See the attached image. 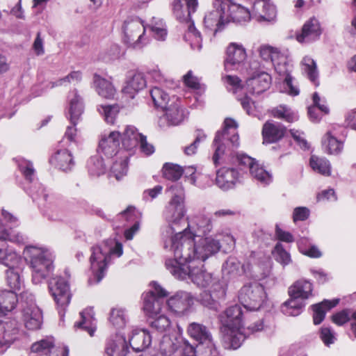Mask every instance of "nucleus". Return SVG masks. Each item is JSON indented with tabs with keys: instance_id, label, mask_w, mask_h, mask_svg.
<instances>
[{
	"instance_id": "13d9d810",
	"label": "nucleus",
	"mask_w": 356,
	"mask_h": 356,
	"mask_svg": "<svg viewBox=\"0 0 356 356\" xmlns=\"http://www.w3.org/2000/svg\"><path fill=\"white\" fill-rule=\"evenodd\" d=\"M97 110L104 118L105 121L108 124H114L116 117L120 112V107L118 104L100 105Z\"/></svg>"
},
{
	"instance_id": "338daca9",
	"label": "nucleus",
	"mask_w": 356,
	"mask_h": 356,
	"mask_svg": "<svg viewBox=\"0 0 356 356\" xmlns=\"http://www.w3.org/2000/svg\"><path fill=\"white\" fill-rule=\"evenodd\" d=\"M206 138L207 136L203 131L200 129L196 130L195 140L189 145L184 147V152L185 154L187 156L194 155L197 152L200 143L204 141Z\"/></svg>"
},
{
	"instance_id": "4468645a",
	"label": "nucleus",
	"mask_w": 356,
	"mask_h": 356,
	"mask_svg": "<svg viewBox=\"0 0 356 356\" xmlns=\"http://www.w3.org/2000/svg\"><path fill=\"white\" fill-rule=\"evenodd\" d=\"M19 307L25 327L31 330L40 328L42 323V314L35 302L33 295L28 291L20 294Z\"/></svg>"
},
{
	"instance_id": "6ab92c4d",
	"label": "nucleus",
	"mask_w": 356,
	"mask_h": 356,
	"mask_svg": "<svg viewBox=\"0 0 356 356\" xmlns=\"http://www.w3.org/2000/svg\"><path fill=\"white\" fill-rule=\"evenodd\" d=\"M169 310L177 316L187 314L194 304L193 296L187 291H179L167 300Z\"/></svg>"
},
{
	"instance_id": "39448f33",
	"label": "nucleus",
	"mask_w": 356,
	"mask_h": 356,
	"mask_svg": "<svg viewBox=\"0 0 356 356\" xmlns=\"http://www.w3.org/2000/svg\"><path fill=\"white\" fill-rule=\"evenodd\" d=\"M261 58L269 63L275 68V70L280 76H283L282 92L287 93L291 96H297L300 93V89L291 76V65L288 61L286 55L281 52L277 48L270 45H262L259 49Z\"/></svg>"
},
{
	"instance_id": "bb28decb",
	"label": "nucleus",
	"mask_w": 356,
	"mask_h": 356,
	"mask_svg": "<svg viewBox=\"0 0 356 356\" xmlns=\"http://www.w3.org/2000/svg\"><path fill=\"white\" fill-rule=\"evenodd\" d=\"M226 295V289L222 282H216L201 294L200 300L203 305L210 309H216L218 300L223 298Z\"/></svg>"
},
{
	"instance_id": "f3484780",
	"label": "nucleus",
	"mask_w": 356,
	"mask_h": 356,
	"mask_svg": "<svg viewBox=\"0 0 356 356\" xmlns=\"http://www.w3.org/2000/svg\"><path fill=\"white\" fill-rule=\"evenodd\" d=\"M227 1L213 0V9L204 17V23L207 29L213 31L214 34L224 29L229 24L227 17Z\"/></svg>"
},
{
	"instance_id": "7c9ffc66",
	"label": "nucleus",
	"mask_w": 356,
	"mask_h": 356,
	"mask_svg": "<svg viewBox=\"0 0 356 356\" xmlns=\"http://www.w3.org/2000/svg\"><path fill=\"white\" fill-rule=\"evenodd\" d=\"M129 342L135 352H142L150 346L152 337L146 330L133 328L129 336Z\"/></svg>"
},
{
	"instance_id": "a878e982",
	"label": "nucleus",
	"mask_w": 356,
	"mask_h": 356,
	"mask_svg": "<svg viewBox=\"0 0 356 356\" xmlns=\"http://www.w3.org/2000/svg\"><path fill=\"white\" fill-rule=\"evenodd\" d=\"M247 54L244 47L237 43H232L227 49V57L225 60L226 70H237L239 65L246 59Z\"/></svg>"
},
{
	"instance_id": "a18cd8bd",
	"label": "nucleus",
	"mask_w": 356,
	"mask_h": 356,
	"mask_svg": "<svg viewBox=\"0 0 356 356\" xmlns=\"http://www.w3.org/2000/svg\"><path fill=\"white\" fill-rule=\"evenodd\" d=\"M250 174L255 181L263 186L268 185L273 181L271 173L267 171L258 162L251 166Z\"/></svg>"
},
{
	"instance_id": "6e6552de",
	"label": "nucleus",
	"mask_w": 356,
	"mask_h": 356,
	"mask_svg": "<svg viewBox=\"0 0 356 356\" xmlns=\"http://www.w3.org/2000/svg\"><path fill=\"white\" fill-rule=\"evenodd\" d=\"M168 190L172 193V197L165 205L163 216L168 223L167 234L172 235L181 232L179 227L184 222L186 208L183 186L179 184H175Z\"/></svg>"
},
{
	"instance_id": "0e129e2a",
	"label": "nucleus",
	"mask_w": 356,
	"mask_h": 356,
	"mask_svg": "<svg viewBox=\"0 0 356 356\" xmlns=\"http://www.w3.org/2000/svg\"><path fill=\"white\" fill-rule=\"evenodd\" d=\"M124 54V51L120 45L113 44L106 50L102 58L105 62H110L120 58Z\"/></svg>"
},
{
	"instance_id": "2eb2a0df",
	"label": "nucleus",
	"mask_w": 356,
	"mask_h": 356,
	"mask_svg": "<svg viewBox=\"0 0 356 356\" xmlns=\"http://www.w3.org/2000/svg\"><path fill=\"white\" fill-rule=\"evenodd\" d=\"M150 286L151 290L143 294V309L146 315L154 318L160 314L163 304L162 298L168 293L156 282H152Z\"/></svg>"
},
{
	"instance_id": "3c124183",
	"label": "nucleus",
	"mask_w": 356,
	"mask_h": 356,
	"mask_svg": "<svg viewBox=\"0 0 356 356\" xmlns=\"http://www.w3.org/2000/svg\"><path fill=\"white\" fill-rule=\"evenodd\" d=\"M184 40L188 42L191 49L200 50L202 48V38L200 33L195 29L193 23H190L188 30L184 35Z\"/></svg>"
},
{
	"instance_id": "4d7b16f0",
	"label": "nucleus",
	"mask_w": 356,
	"mask_h": 356,
	"mask_svg": "<svg viewBox=\"0 0 356 356\" xmlns=\"http://www.w3.org/2000/svg\"><path fill=\"white\" fill-rule=\"evenodd\" d=\"M162 172L165 179L176 181L183 175V168L177 164L166 163L163 166Z\"/></svg>"
},
{
	"instance_id": "4c0bfd02",
	"label": "nucleus",
	"mask_w": 356,
	"mask_h": 356,
	"mask_svg": "<svg viewBox=\"0 0 356 356\" xmlns=\"http://www.w3.org/2000/svg\"><path fill=\"white\" fill-rule=\"evenodd\" d=\"M339 299L332 300H324L320 303L312 306L313 310V321L315 325L320 324L325 318L327 311L337 306L339 303Z\"/></svg>"
},
{
	"instance_id": "f257e3e1",
	"label": "nucleus",
	"mask_w": 356,
	"mask_h": 356,
	"mask_svg": "<svg viewBox=\"0 0 356 356\" xmlns=\"http://www.w3.org/2000/svg\"><path fill=\"white\" fill-rule=\"evenodd\" d=\"M220 249L218 241L214 238H202L197 243L191 236L179 234L171 245L174 258L167 259L165 266L175 278L189 280L200 288H209L220 282L203 268V262Z\"/></svg>"
},
{
	"instance_id": "393cba45",
	"label": "nucleus",
	"mask_w": 356,
	"mask_h": 356,
	"mask_svg": "<svg viewBox=\"0 0 356 356\" xmlns=\"http://www.w3.org/2000/svg\"><path fill=\"white\" fill-rule=\"evenodd\" d=\"M129 346L123 334H115L111 336L105 343V356H126Z\"/></svg>"
},
{
	"instance_id": "4be33fe9",
	"label": "nucleus",
	"mask_w": 356,
	"mask_h": 356,
	"mask_svg": "<svg viewBox=\"0 0 356 356\" xmlns=\"http://www.w3.org/2000/svg\"><path fill=\"white\" fill-rule=\"evenodd\" d=\"M18 333V323L5 318L0 321V354L3 353L15 340Z\"/></svg>"
},
{
	"instance_id": "6e6d98bb",
	"label": "nucleus",
	"mask_w": 356,
	"mask_h": 356,
	"mask_svg": "<svg viewBox=\"0 0 356 356\" xmlns=\"http://www.w3.org/2000/svg\"><path fill=\"white\" fill-rule=\"evenodd\" d=\"M128 171V156L127 155L120 158L113 163L111 168V173L117 180H120Z\"/></svg>"
},
{
	"instance_id": "a211bd4d",
	"label": "nucleus",
	"mask_w": 356,
	"mask_h": 356,
	"mask_svg": "<svg viewBox=\"0 0 356 356\" xmlns=\"http://www.w3.org/2000/svg\"><path fill=\"white\" fill-rule=\"evenodd\" d=\"M49 290L58 307L64 309L70 304L71 300L70 286L65 278L51 277L49 281Z\"/></svg>"
},
{
	"instance_id": "a19ab883",
	"label": "nucleus",
	"mask_w": 356,
	"mask_h": 356,
	"mask_svg": "<svg viewBox=\"0 0 356 356\" xmlns=\"http://www.w3.org/2000/svg\"><path fill=\"white\" fill-rule=\"evenodd\" d=\"M163 118L167 120L168 125H177L183 121L184 113L180 108L178 102H172L169 106H166Z\"/></svg>"
},
{
	"instance_id": "79ce46f5",
	"label": "nucleus",
	"mask_w": 356,
	"mask_h": 356,
	"mask_svg": "<svg viewBox=\"0 0 356 356\" xmlns=\"http://www.w3.org/2000/svg\"><path fill=\"white\" fill-rule=\"evenodd\" d=\"M22 272V266L8 268L5 271L6 283L13 291H19L24 286V279L21 275Z\"/></svg>"
},
{
	"instance_id": "c756f323",
	"label": "nucleus",
	"mask_w": 356,
	"mask_h": 356,
	"mask_svg": "<svg viewBox=\"0 0 356 356\" xmlns=\"http://www.w3.org/2000/svg\"><path fill=\"white\" fill-rule=\"evenodd\" d=\"M29 191V193L33 200H37L40 198L43 200L44 207H47V214L49 218L56 220V217H54V213L58 212L60 208L54 196L50 195L47 190L40 185H38V189L37 191L32 188H30Z\"/></svg>"
},
{
	"instance_id": "72a5a7b5",
	"label": "nucleus",
	"mask_w": 356,
	"mask_h": 356,
	"mask_svg": "<svg viewBox=\"0 0 356 356\" xmlns=\"http://www.w3.org/2000/svg\"><path fill=\"white\" fill-rule=\"evenodd\" d=\"M80 315L81 320L76 323L74 326L86 330L90 337H92L97 329V321L93 308L85 309Z\"/></svg>"
},
{
	"instance_id": "603ef678",
	"label": "nucleus",
	"mask_w": 356,
	"mask_h": 356,
	"mask_svg": "<svg viewBox=\"0 0 356 356\" xmlns=\"http://www.w3.org/2000/svg\"><path fill=\"white\" fill-rule=\"evenodd\" d=\"M146 86L145 79L142 73L135 74L124 88V92L134 97V92L143 89Z\"/></svg>"
},
{
	"instance_id": "49530a36",
	"label": "nucleus",
	"mask_w": 356,
	"mask_h": 356,
	"mask_svg": "<svg viewBox=\"0 0 356 356\" xmlns=\"http://www.w3.org/2000/svg\"><path fill=\"white\" fill-rule=\"evenodd\" d=\"M309 165L314 171L322 175H331V164L325 157L312 155L309 159Z\"/></svg>"
},
{
	"instance_id": "bf43d9fd",
	"label": "nucleus",
	"mask_w": 356,
	"mask_h": 356,
	"mask_svg": "<svg viewBox=\"0 0 356 356\" xmlns=\"http://www.w3.org/2000/svg\"><path fill=\"white\" fill-rule=\"evenodd\" d=\"M274 117L291 122L297 120L298 116L290 108L284 105H280L273 111Z\"/></svg>"
},
{
	"instance_id": "f03ea898",
	"label": "nucleus",
	"mask_w": 356,
	"mask_h": 356,
	"mask_svg": "<svg viewBox=\"0 0 356 356\" xmlns=\"http://www.w3.org/2000/svg\"><path fill=\"white\" fill-rule=\"evenodd\" d=\"M68 102L69 118L72 126L67 127L63 140L59 143L58 149L49 159L51 165L64 172L70 171L75 165L69 147L73 143H76V129L75 126L83 112V99L78 94L76 90L69 93Z\"/></svg>"
},
{
	"instance_id": "864d4df0",
	"label": "nucleus",
	"mask_w": 356,
	"mask_h": 356,
	"mask_svg": "<svg viewBox=\"0 0 356 356\" xmlns=\"http://www.w3.org/2000/svg\"><path fill=\"white\" fill-rule=\"evenodd\" d=\"M178 348L177 339L164 335L159 344V350L163 356H171Z\"/></svg>"
},
{
	"instance_id": "774afa93",
	"label": "nucleus",
	"mask_w": 356,
	"mask_h": 356,
	"mask_svg": "<svg viewBox=\"0 0 356 356\" xmlns=\"http://www.w3.org/2000/svg\"><path fill=\"white\" fill-rule=\"evenodd\" d=\"M170 325V320L168 316L163 314L156 316L154 317V320L151 323L152 327L160 332L168 330Z\"/></svg>"
},
{
	"instance_id": "09e8293b",
	"label": "nucleus",
	"mask_w": 356,
	"mask_h": 356,
	"mask_svg": "<svg viewBox=\"0 0 356 356\" xmlns=\"http://www.w3.org/2000/svg\"><path fill=\"white\" fill-rule=\"evenodd\" d=\"M87 169L91 177H99L106 172V165L99 155H95L88 160Z\"/></svg>"
},
{
	"instance_id": "aec40b11",
	"label": "nucleus",
	"mask_w": 356,
	"mask_h": 356,
	"mask_svg": "<svg viewBox=\"0 0 356 356\" xmlns=\"http://www.w3.org/2000/svg\"><path fill=\"white\" fill-rule=\"evenodd\" d=\"M322 34V28L318 19L312 17L303 24L302 29L296 35L297 41L301 44H310L317 41Z\"/></svg>"
},
{
	"instance_id": "b1692460",
	"label": "nucleus",
	"mask_w": 356,
	"mask_h": 356,
	"mask_svg": "<svg viewBox=\"0 0 356 356\" xmlns=\"http://www.w3.org/2000/svg\"><path fill=\"white\" fill-rule=\"evenodd\" d=\"M120 145V133L117 131L104 134L99 142V150L107 158H112L119 152Z\"/></svg>"
},
{
	"instance_id": "dca6fc26",
	"label": "nucleus",
	"mask_w": 356,
	"mask_h": 356,
	"mask_svg": "<svg viewBox=\"0 0 356 356\" xmlns=\"http://www.w3.org/2000/svg\"><path fill=\"white\" fill-rule=\"evenodd\" d=\"M266 298L264 286L258 282L244 285L240 290L238 299L243 306L248 310L257 311L263 305Z\"/></svg>"
},
{
	"instance_id": "e433bc0d",
	"label": "nucleus",
	"mask_w": 356,
	"mask_h": 356,
	"mask_svg": "<svg viewBox=\"0 0 356 356\" xmlns=\"http://www.w3.org/2000/svg\"><path fill=\"white\" fill-rule=\"evenodd\" d=\"M187 333L193 339L198 343L209 341L213 339L212 335L209 329L203 324L191 323L187 327Z\"/></svg>"
},
{
	"instance_id": "ddd939ff",
	"label": "nucleus",
	"mask_w": 356,
	"mask_h": 356,
	"mask_svg": "<svg viewBox=\"0 0 356 356\" xmlns=\"http://www.w3.org/2000/svg\"><path fill=\"white\" fill-rule=\"evenodd\" d=\"M122 42L127 47L140 50L149 42L146 35V26L138 17H129L122 25Z\"/></svg>"
},
{
	"instance_id": "052dcab7",
	"label": "nucleus",
	"mask_w": 356,
	"mask_h": 356,
	"mask_svg": "<svg viewBox=\"0 0 356 356\" xmlns=\"http://www.w3.org/2000/svg\"><path fill=\"white\" fill-rule=\"evenodd\" d=\"M82 79V74L80 71H74L66 76L49 83V88H53L61 86H67L68 83L76 84Z\"/></svg>"
},
{
	"instance_id": "5fc2aeb1",
	"label": "nucleus",
	"mask_w": 356,
	"mask_h": 356,
	"mask_svg": "<svg viewBox=\"0 0 356 356\" xmlns=\"http://www.w3.org/2000/svg\"><path fill=\"white\" fill-rule=\"evenodd\" d=\"M150 95L154 106L162 109L167 106L170 100L168 94L159 87H154L150 90Z\"/></svg>"
},
{
	"instance_id": "9b49d317",
	"label": "nucleus",
	"mask_w": 356,
	"mask_h": 356,
	"mask_svg": "<svg viewBox=\"0 0 356 356\" xmlns=\"http://www.w3.org/2000/svg\"><path fill=\"white\" fill-rule=\"evenodd\" d=\"M213 220L214 219L212 216H208L203 213H198L191 216L188 220L187 227L182 232H179L171 236L169 241L165 240L164 241V248L166 249L170 248L171 250L172 241L179 234L184 235V236H191L197 243L202 238H213L211 236H207L213 230Z\"/></svg>"
},
{
	"instance_id": "423d86ee",
	"label": "nucleus",
	"mask_w": 356,
	"mask_h": 356,
	"mask_svg": "<svg viewBox=\"0 0 356 356\" xmlns=\"http://www.w3.org/2000/svg\"><path fill=\"white\" fill-rule=\"evenodd\" d=\"M237 128L238 123L227 118L224 120L222 130L217 131L213 143L214 154L212 160L215 165L225 161L227 156H234L236 149L239 146Z\"/></svg>"
},
{
	"instance_id": "9d476101",
	"label": "nucleus",
	"mask_w": 356,
	"mask_h": 356,
	"mask_svg": "<svg viewBox=\"0 0 356 356\" xmlns=\"http://www.w3.org/2000/svg\"><path fill=\"white\" fill-rule=\"evenodd\" d=\"M312 284L305 280L296 281L289 288L290 298L284 302L281 307L284 314L289 316H297L302 312L305 307V300L313 296Z\"/></svg>"
},
{
	"instance_id": "473e14b6",
	"label": "nucleus",
	"mask_w": 356,
	"mask_h": 356,
	"mask_svg": "<svg viewBox=\"0 0 356 356\" xmlns=\"http://www.w3.org/2000/svg\"><path fill=\"white\" fill-rule=\"evenodd\" d=\"M225 1L228 2L227 12L229 23L242 24L250 20L252 13L251 14L248 8L231 0H225Z\"/></svg>"
},
{
	"instance_id": "ea45409f",
	"label": "nucleus",
	"mask_w": 356,
	"mask_h": 356,
	"mask_svg": "<svg viewBox=\"0 0 356 356\" xmlns=\"http://www.w3.org/2000/svg\"><path fill=\"white\" fill-rule=\"evenodd\" d=\"M95 90L99 96L105 99H112L115 95V89L107 79L95 74L93 78Z\"/></svg>"
},
{
	"instance_id": "1a4fd4ad",
	"label": "nucleus",
	"mask_w": 356,
	"mask_h": 356,
	"mask_svg": "<svg viewBox=\"0 0 356 356\" xmlns=\"http://www.w3.org/2000/svg\"><path fill=\"white\" fill-rule=\"evenodd\" d=\"M270 264L268 259L259 264H252L246 261L241 264L234 257H229L222 266V273L230 278H236L245 275L250 279L261 280L266 277L270 273Z\"/></svg>"
},
{
	"instance_id": "680f3d73",
	"label": "nucleus",
	"mask_w": 356,
	"mask_h": 356,
	"mask_svg": "<svg viewBox=\"0 0 356 356\" xmlns=\"http://www.w3.org/2000/svg\"><path fill=\"white\" fill-rule=\"evenodd\" d=\"M54 340L52 338L48 337L34 343L31 346V351L33 353H41L48 354L54 350Z\"/></svg>"
},
{
	"instance_id": "8fccbe9b",
	"label": "nucleus",
	"mask_w": 356,
	"mask_h": 356,
	"mask_svg": "<svg viewBox=\"0 0 356 356\" xmlns=\"http://www.w3.org/2000/svg\"><path fill=\"white\" fill-rule=\"evenodd\" d=\"M110 323L116 328L122 329L128 322L127 312L122 308H113L110 312Z\"/></svg>"
},
{
	"instance_id": "69168bd1",
	"label": "nucleus",
	"mask_w": 356,
	"mask_h": 356,
	"mask_svg": "<svg viewBox=\"0 0 356 356\" xmlns=\"http://www.w3.org/2000/svg\"><path fill=\"white\" fill-rule=\"evenodd\" d=\"M196 356H216L217 350L213 339L196 346Z\"/></svg>"
},
{
	"instance_id": "f8f14e48",
	"label": "nucleus",
	"mask_w": 356,
	"mask_h": 356,
	"mask_svg": "<svg viewBox=\"0 0 356 356\" xmlns=\"http://www.w3.org/2000/svg\"><path fill=\"white\" fill-rule=\"evenodd\" d=\"M0 263L8 268L22 266V259L17 252L8 248L7 241L16 244H23L26 237L19 232L5 227L0 230Z\"/></svg>"
},
{
	"instance_id": "58836bf2",
	"label": "nucleus",
	"mask_w": 356,
	"mask_h": 356,
	"mask_svg": "<svg viewBox=\"0 0 356 356\" xmlns=\"http://www.w3.org/2000/svg\"><path fill=\"white\" fill-rule=\"evenodd\" d=\"M143 136L138 132L135 127L128 125L126 127L122 135L120 134V143L124 149H131L138 145Z\"/></svg>"
},
{
	"instance_id": "de8ad7c7",
	"label": "nucleus",
	"mask_w": 356,
	"mask_h": 356,
	"mask_svg": "<svg viewBox=\"0 0 356 356\" xmlns=\"http://www.w3.org/2000/svg\"><path fill=\"white\" fill-rule=\"evenodd\" d=\"M147 26L150 29L154 39L159 41L165 40L168 31L163 19L154 17Z\"/></svg>"
},
{
	"instance_id": "0eeeda50",
	"label": "nucleus",
	"mask_w": 356,
	"mask_h": 356,
	"mask_svg": "<svg viewBox=\"0 0 356 356\" xmlns=\"http://www.w3.org/2000/svg\"><path fill=\"white\" fill-rule=\"evenodd\" d=\"M92 254L90 257L92 278L89 280L90 284L99 283L104 277L111 257H120L123 253L122 243L113 239H108L99 245L91 248Z\"/></svg>"
},
{
	"instance_id": "2f4dec72",
	"label": "nucleus",
	"mask_w": 356,
	"mask_h": 356,
	"mask_svg": "<svg viewBox=\"0 0 356 356\" xmlns=\"http://www.w3.org/2000/svg\"><path fill=\"white\" fill-rule=\"evenodd\" d=\"M119 219H124L127 222H133L134 225L124 232V237L127 240H131L135 234L139 230L140 213L133 207H128L127 209L118 216Z\"/></svg>"
},
{
	"instance_id": "c03bdc74",
	"label": "nucleus",
	"mask_w": 356,
	"mask_h": 356,
	"mask_svg": "<svg viewBox=\"0 0 356 356\" xmlns=\"http://www.w3.org/2000/svg\"><path fill=\"white\" fill-rule=\"evenodd\" d=\"M18 301L17 296L13 291H0V312L6 314L13 311Z\"/></svg>"
},
{
	"instance_id": "20e7f679",
	"label": "nucleus",
	"mask_w": 356,
	"mask_h": 356,
	"mask_svg": "<svg viewBox=\"0 0 356 356\" xmlns=\"http://www.w3.org/2000/svg\"><path fill=\"white\" fill-rule=\"evenodd\" d=\"M23 257L31 269L32 282L42 283L52 274L55 255L49 248L36 245L25 246Z\"/></svg>"
},
{
	"instance_id": "cd10ccee",
	"label": "nucleus",
	"mask_w": 356,
	"mask_h": 356,
	"mask_svg": "<svg viewBox=\"0 0 356 356\" xmlns=\"http://www.w3.org/2000/svg\"><path fill=\"white\" fill-rule=\"evenodd\" d=\"M197 0H174L173 12L176 18L181 22H191V16L197 8Z\"/></svg>"
},
{
	"instance_id": "e2e57ef3",
	"label": "nucleus",
	"mask_w": 356,
	"mask_h": 356,
	"mask_svg": "<svg viewBox=\"0 0 356 356\" xmlns=\"http://www.w3.org/2000/svg\"><path fill=\"white\" fill-rule=\"evenodd\" d=\"M18 167L25 179L31 183L33 181L35 177V170L33 163L24 159H20L18 161Z\"/></svg>"
},
{
	"instance_id": "37998d69",
	"label": "nucleus",
	"mask_w": 356,
	"mask_h": 356,
	"mask_svg": "<svg viewBox=\"0 0 356 356\" xmlns=\"http://www.w3.org/2000/svg\"><path fill=\"white\" fill-rule=\"evenodd\" d=\"M302 73L316 86L319 85L318 71L315 60L309 56H305L301 61Z\"/></svg>"
},
{
	"instance_id": "c85d7f7f",
	"label": "nucleus",
	"mask_w": 356,
	"mask_h": 356,
	"mask_svg": "<svg viewBox=\"0 0 356 356\" xmlns=\"http://www.w3.org/2000/svg\"><path fill=\"white\" fill-rule=\"evenodd\" d=\"M270 76L264 72H257L246 81V89L249 92L260 94L269 88Z\"/></svg>"
},
{
	"instance_id": "c9c22d12",
	"label": "nucleus",
	"mask_w": 356,
	"mask_h": 356,
	"mask_svg": "<svg viewBox=\"0 0 356 356\" xmlns=\"http://www.w3.org/2000/svg\"><path fill=\"white\" fill-rule=\"evenodd\" d=\"M321 144L323 151L328 154L338 155L343 148V141L338 140L330 131L322 137Z\"/></svg>"
},
{
	"instance_id": "f704fd0d",
	"label": "nucleus",
	"mask_w": 356,
	"mask_h": 356,
	"mask_svg": "<svg viewBox=\"0 0 356 356\" xmlns=\"http://www.w3.org/2000/svg\"><path fill=\"white\" fill-rule=\"evenodd\" d=\"M284 134V128L278 123L267 122L262 129L264 142L273 143L281 139Z\"/></svg>"
},
{
	"instance_id": "412c9836",
	"label": "nucleus",
	"mask_w": 356,
	"mask_h": 356,
	"mask_svg": "<svg viewBox=\"0 0 356 356\" xmlns=\"http://www.w3.org/2000/svg\"><path fill=\"white\" fill-rule=\"evenodd\" d=\"M241 179V174L234 168L222 167L217 170L216 184L222 191L235 187Z\"/></svg>"
},
{
	"instance_id": "5701e85b",
	"label": "nucleus",
	"mask_w": 356,
	"mask_h": 356,
	"mask_svg": "<svg viewBox=\"0 0 356 356\" xmlns=\"http://www.w3.org/2000/svg\"><path fill=\"white\" fill-rule=\"evenodd\" d=\"M276 8L270 0H257L252 8V17L259 22H272L275 20Z\"/></svg>"
},
{
	"instance_id": "7ed1b4c3",
	"label": "nucleus",
	"mask_w": 356,
	"mask_h": 356,
	"mask_svg": "<svg viewBox=\"0 0 356 356\" xmlns=\"http://www.w3.org/2000/svg\"><path fill=\"white\" fill-rule=\"evenodd\" d=\"M241 317V307L237 305L228 307L220 316L222 341L226 348L237 349L249 334L259 332L264 328L261 321L247 328L242 327Z\"/></svg>"
}]
</instances>
